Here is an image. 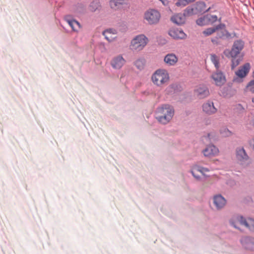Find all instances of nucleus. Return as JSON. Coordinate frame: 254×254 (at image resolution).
<instances>
[{
    "label": "nucleus",
    "mask_w": 254,
    "mask_h": 254,
    "mask_svg": "<svg viewBox=\"0 0 254 254\" xmlns=\"http://www.w3.org/2000/svg\"><path fill=\"white\" fill-rule=\"evenodd\" d=\"M176 85L175 84H171L167 88H166V92L167 93H169L170 92H172V90H175L176 87Z\"/></svg>",
    "instance_id": "37"
},
{
    "label": "nucleus",
    "mask_w": 254,
    "mask_h": 254,
    "mask_svg": "<svg viewBox=\"0 0 254 254\" xmlns=\"http://www.w3.org/2000/svg\"><path fill=\"white\" fill-rule=\"evenodd\" d=\"M196 171L201 173L203 175H204L205 172H208L209 170L208 168L202 167L199 166L195 165L192 167Z\"/></svg>",
    "instance_id": "31"
},
{
    "label": "nucleus",
    "mask_w": 254,
    "mask_h": 254,
    "mask_svg": "<svg viewBox=\"0 0 254 254\" xmlns=\"http://www.w3.org/2000/svg\"><path fill=\"white\" fill-rule=\"evenodd\" d=\"M206 21V19H205V16L203 17H200L199 18H198L196 22L197 23V25H203L205 24V22Z\"/></svg>",
    "instance_id": "36"
},
{
    "label": "nucleus",
    "mask_w": 254,
    "mask_h": 254,
    "mask_svg": "<svg viewBox=\"0 0 254 254\" xmlns=\"http://www.w3.org/2000/svg\"><path fill=\"white\" fill-rule=\"evenodd\" d=\"M219 152L218 149L214 145H207L202 151V153L205 157H210L217 154Z\"/></svg>",
    "instance_id": "13"
},
{
    "label": "nucleus",
    "mask_w": 254,
    "mask_h": 254,
    "mask_svg": "<svg viewBox=\"0 0 254 254\" xmlns=\"http://www.w3.org/2000/svg\"><path fill=\"white\" fill-rule=\"evenodd\" d=\"M231 58H232L231 61V68L233 69L239 64L241 61V59L240 58H238L237 56Z\"/></svg>",
    "instance_id": "30"
},
{
    "label": "nucleus",
    "mask_w": 254,
    "mask_h": 254,
    "mask_svg": "<svg viewBox=\"0 0 254 254\" xmlns=\"http://www.w3.org/2000/svg\"><path fill=\"white\" fill-rule=\"evenodd\" d=\"M225 27V25L224 24H219V25L216 26L215 27H214V29H215V31L217 30H218L219 29H223Z\"/></svg>",
    "instance_id": "40"
},
{
    "label": "nucleus",
    "mask_w": 254,
    "mask_h": 254,
    "mask_svg": "<svg viewBox=\"0 0 254 254\" xmlns=\"http://www.w3.org/2000/svg\"><path fill=\"white\" fill-rule=\"evenodd\" d=\"M245 223L244 226L248 228L250 231L254 233V219L252 218H248L245 219Z\"/></svg>",
    "instance_id": "23"
},
{
    "label": "nucleus",
    "mask_w": 254,
    "mask_h": 254,
    "mask_svg": "<svg viewBox=\"0 0 254 254\" xmlns=\"http://www.w3.org/2000/svg\"><path fill=\"white\" fill-rule=\"evenodd\" d=\"M195 0H186L188 4H189V3L193 2V1H195Z\"/></svg>",
    "instance_id": "45"
},
{
    "label": "nucleus",
    "mask_w": 254,
    "mask_h": 254,
    "mask_svg": "<svg viewBox=\"0 0 254 254\" xmlns=\"http://www.w3.org/2000/svg\"><path fill=\"white\" fill-rule=\"evenodd\" d=\"M86 10L85 6L82 3L77 4L73 9V12L77 15H80L85 13Z\"/></svg>",
    "instance_id": "22"
},
{
    "label": "nucleus",
    "mask_w": 254,
    "mask_h": 254,
    "mask_svg": "<svg viewBox=\"0 0 254 254\" xmlns=\"http://www.w3.org/2000/svg\"><path fill=\"white\" fill-rule=\"evenodd\" d=\"M134 65L138 69L141 70L144 68L145 60L142 59H139L134 62Z\"/></svg>",
    "instance_id": "27"
},
{
    "label": "nucleus",
    "mask_w": 254,
    "mask_h": 254,
    "mask_svg": "<svg viewBox=\"0 0 254 254\" xmlns=\"http://www.w3.org/2000/svg\"><path fill=\"white\" fill-rule=\"evenodd\" d=\"M186 17L184 13L183 14L178 13L171 17V21L178 25H182L185 23Z\"/></svg>",
    "instance_id": "20"
},
{
    "label": "nucleus",
    "mask_w": 254,
    "mask_h": 254,
    "mask_svg": "<svg viewBox=\"0 0 254 254\" xmlns=\"http://www.w3.org/2000/svg\"><path fill=\"white\" fill-rule=\"evenodd\" d=\"M195 171H196L193 168H192L191 170L190 171V172L191 173L193 177L195 178L197 180H200L201 179V177L199 176L196 175L195 174Z\"/></svg>",
    "instance_id": "38"
},
{
    "label": "nucleus",
    "mask_w": 254,
    "mask_h": 254,
    "mask_svg": "<svg viewBox=\"0 0 254 254\" xmlns=\"http://www.w3.org/2000/svg\"><path fill=\"white\" fill-rule=\"evenodd\" d=\"M206 22H208L210 24H213L215 22L217 19V16L215 15L207 14L205 16Z\"/></svg>",
    "instance_id": "29"
},
{
    "label": "nucleus",
    "mask_w": 254,
    "mask_h": 254,
    "mask_svg": "<svg viewBox=\"0 0 254 254\" xmlns=\"http://www.w3.org/2000/svg\"><path fill=\"white\" fill-rule=\"evenodd\" d=\"M148 41V38L144 35H137L131 41L130 49L132 51H141L146 45Z\"/></svg>",
    "instance_id": "3"
},
{
    "label": "nucleus",
    "mask_w": 254,
    "mask_h": 254,
    "mask_svg": "<svg viewBox=\"0 0 254 254\" xmlns=\"http://www.w3.org/2000/svg\"><path fill=\"white\" fill-rule=\"evenodd\" d=\"M195 13L197 14H201L205 12H207L210 9V7H209L207 9H206V4L203 1H198L196 2L195 4L193 5Z\"/></svg>",
    "instance_id": "17"
},
{
    "label": "nucleus",
    "mask_w": 254,
    "mask_h": 254,
    "mask_svg": "<svg viewBox=\"0 0 254 254\" xmlns=\"http://www.w3.org/2000/svg\"><path fill=\"white\" fill-rule=\"evenodd\" d=\"M213 202L216 209L218 210L222 209L226 203V199L221 194L214 196Z\"/></svg>",
    "instance_id": "12"
},
{
    "label": "nucleus",
    "mask_w": 254,
    "mask_h": 254,
    "mask_svg": "<svg viewBox=\"0 0 254 254\" xmlns=\"http://www.w3.org/2000/svg\"><path fill=\"white\" fill-rule=\"evenodd\" d=\"M195 91L200 98L206 97L209 94L207 87L203 85L199 86Z\"/></svg>",
    "instance_id": "21"
},
{
    "label": "nucleus",
    "mask_w": 254,
    "mask_h": 254,
    "mask_svg": "<svg viewBox=\"0 0 254 254\" xmlns=\"http://www.w3.org/2000/svg\"><path fill=\"white\" fill-rule=\"evenodd\" d=\"M210 60L212 63L214 64L216 70L219 69L220 67L219 58L216 55L212 54L211 55Z\"/></svg>",
    "instance_id": "28"
},
{
    "label": "nucleus",
    "mask_w": 254,
    "mask_h": 254,
    "mask_svg": "<svg viewBox=\"0 0 254 254\" xmlns=\"http://www.w3.org/2000/svg\"><path fill=\"white\" fill-rule=\"evenodd\" d=\"M215 32V29H214V27H210L207 28L206 30L203 31V34L206 36H208L210 35H211L212 33Z\"/></svg>",
    "instance_id": "33"
},
{
    "label": "nucleus",
    "mask_w": 254,
    "mask_h": 254,
    "mask_svg": "<svg viewBox=\"0 0 254 254\" xmlns=\"http://www.w3.org/2000/svg\"><path fill=\"white\" fill-rule=\"evenodd\" d=\"M184 14L186 17L190 16L192 15H196L194 5L187 7L184 10Z\"/></svg>",
    "instance_id": "26"
},
{
    "label": "nucleus",
    "mask_w": 254,
    "mask_h": 254,
    "mask_svg": "<svg viewBox=\"0 0 254 254\" xmlns=\"http://www.w3.org/2000/svg\"><path fill=\"white\" fill-rule=\"evenodd\" d=\"M161 14L160 12L154 9H149L145 12L144 19L150 25L157 24L160 21Z\"/></svg>",
    "instance_id": "4"
},
{
    "label": "nucleus",
    "mask_w": 254,
    "mask_h": 254,
    "mask_svg": "<svg viewBox=\"0 0 254 254\" xmlns=\"http://www.w3.org/2000/svg\"><path fill=\"white\" fill-rule=\"evenodd\" d=\"M169 80V74L166 70L163 69H157L151 76L153 83L159 87H163Z\"/></svg>",
    "instance_id": "2"
},
{
    "label": "nucleus",
    "mask_w": 254,
    "mask_h": 254,
    "mask_svg": "<svg viewBox=\"0 0 254 254\" xmlns=\"http://www.w3.org/2000/svg\"><path fill=\"white\" fill-rule=\"evenodd\" d=\"M211 77L217 86H221L226 82V77L224 73L219 70H216L212 75Z\"/></svg>",
    "instance_id": "8"
},
{
    "label": "nucleus",
    "mask_w": 254,
    "mask_h": 254,
    "mask_svg": "<svg viewBox=\"0 0 254 254\" xmlns=\"http://www.w3.org/2000/svg\"><path fill=\"white\" fill-rule=\"evenodd\" d=\"M250 68V64L248 63H246L236 72V74L239 77L244 78L249 72Z\"/></svg>",
    "instance_id": "16"
},
{
    "label": "nucleus",
    "mask_w": 254,
    "mask_h": 254,
    "mask_svg": "<svg viewBox=\"0 0 254 254\" xmlns=\"http://www.w3.org/2000/svg\"><path fill=\"white\" fill-rule=\"evenodd\" d=\"M65 21L72 28L73 31L77 32L80 28V24L78 21L70 17V16H66L64 18Z\"/></svg>",
    "instance_id": "14"
},
{
    "label": "nucleus",
    "mask_w": 254,
    "mask_h": 254,
    "mask_svg": "<svg viewBox=\"0 0 254 254\" xmlns=\"http://www.w3.org/2000/svg\"><path fill=\"white\" fill-rule=\"evenodd\" d=\"M252 102L254 103V97L252 99Z\"/></svg>",
    "instance_id": "46"
},
{
    "label": "nucleus",
    "mask_w": 254,
    "mask_h": 254,
    "mask_svg": "<svg viewBox=\"0 0 254 254\" xmlns=\"http://www.w3.org/2000/svg\"><path fill=\"white\" fill-rule=\"evenodd\" d=\"M249 143L250 145L254 150V138L250 140L249 141Z\"/></svg>",
    "instance_id": "42"
},
{
    "label": "nucleus",
    "mask_w": 254,
    "mask_h": 254,
    "mask_svg": "<svg viewBox=\"0 0 254 254\" xmlns=\"http://www.w3.org/2000/svg\"><path fill=\"white\" fill-rule=\"evenodd\" d=\"M111 33H114L113 32V29H107L105 30L103 33V35L105 36V39L109 42L112 41L113 39L114 38L113 37H110L108 36V34H111Z\"/></svg>",
    "instance_id": "32"
},
{
    "label": "nucleus",
    "mask_w": 254,
    "mask_h": 254,
    "mask_svg": "<svg viewBox=\"0 0 254 254\" xmlns=\"http://www.w3.org/2000/svg\"><path fill=\"white\" fill-rule=\"evenodd\" d=\"M236 156L237 159L240 161L245 162L249 159V156L243 147L237 148Z\"/></svg>",
    "instance_id": "19"
},
{
    "label": "nucleus",
    "mask_w": 254,
    "mask_h": 254,
    "mask_svg": "<svg viewBox=\"0 0 254 254\" xmlns=\"http://www.w3.org/2000/svg\"><path fill=\"white\" fill-rule=\"evenodd\" d=\"M212 133H208L207 136H205V137L206 138H208L210 141H211V136H212Z\"/></svg>",
    "instance_id": "44"
},
{
    "label": "nucleus",
    "mask_w": 254,
    "mask_h": 254,
    "mask_svg": "<svg viewBox=\"0 0 254 254\" xmlns=\"http://www.w3.org/2000/svg\"><path fill=\"white\" fill-rule=\"evenodd\" d=\"M231 36L230 33L226 30L219 31L217 33L216 37L219 39H224L225 38H229Z\"/></svg>",
    "instance_id": "25"
},
{
    "label": "nucleus",
    "mask_w": 254,
    "mask_h": 254,
    "mask_svg": "<svg viewBox=\"0 0 254 254\" xmlns=\"http://www.w3.org/2000/svg\"><path fill=\"white\" fill-rule=\"evenodd\" d=\"M247 87L249 88V90L252 93H254V85H247Z\"/></svg>",
    "instance_id": "41"
},
{
    "label": "nucleus",
    "mask_w": 254,
    "mask_h": 254,
    "mask_svg": "<svg viewBox=\"0 0 254 254\" xmlns=\"http://www.w3.org/2000/svg\"><path fill=\"white\" fill-rule=\"evenodd\" d=\"M188 4L186 0H179L176 3V5L178 6L184 7Z\"/></svg>",
    "instance_id": "35"
},
{
    "label": "nucleus",
    "mask_w": 254,
    "mask_h": 254,
    "mask_svg": "<svg viewBox=\"0 0 254 254\" xmlns=\"http://www.w3.org/2000/svg\"><path fill=\"white\" fill-rule=\"evenodd\" d=\"M245 219L246 218L243 216L242 215L236 214L233 215L229 220V224L230 225L235 228V229L240 230L239 227L238 226V223H240V224L244 226V223H245Z\"/></svg>",
    "instance_id": "10"
},
{
    "label": "nucleus",
    "mask_w": 254,
    "mask_h": 254,
    "mask_svg": "<svg viewBox=\"0 0 254 254\" xmlns=\"http://www.w3.org/2000/svg\"><path fill=\"white\" fill-rule=\"evenodd\" d=\"M220 131V133L224 136H228L231 134V132L226 127L221 128Z\"/></svg>",
    "instance_id": "34"
},
{
    "label": "nucleus",
    "mask_w": 254,
    "mask_h": 254,
    "mask_svg": "<svg viewBox=\"0 0 254 254\" xmlns=\"http://www.w3.org/2000/svg\"><path fill=\"white\" fill-rule=\"evenodd\" d=\"M244 42L241 40H238L234 42L229 55L231 57H236L244 48Z\"/></svg>",
    "instance_id": "7"
},
{
    "label": "nucleus",
    "mask_w": 254,
    "mask_h": 254,
    "mask_svg": "<svg viewBox=\"0 0 254 254\" xmlns=\"http://www.w3.org/2000/svg\"><path fill=\"white\" fill-rule=\"evenodd\" d=\"M178 59L174 54H167L164 59V62L169 65H174L178 62Z\"/></svg>",
    "instance_id": "18"
},
{
    "label": "nucleus",
    "mask_w": 254,
    "mask_h": 254,
    "mask_svg": "<svg viewBox=\"0 0 254 254\" xmlns=\"http://www.w3.org/2000/svg\"><path fill=\"white\" fill-rule=\"evenodd\" d=\"M110 5L111 8L115 10H125L128 7L127 0H111Z\"/></svg>",
    "instance_id": "6"
},
{
    "label": "nucleus",
    "mask_w": 254,
    "mask_h": 254,
    "mask_svg": "<svg viewBox=\"0 0 254 254\" xmlns=\"http://www.w3.org/2000/svg\"><path fill=\"white\" fill-rule=\"evenodd\" d=\"M101 8L99 0H94L89 4V9L92 12L99 10Z\"/></svg>",
    "instance_id": "24"
},
{
    "label": "nucleus",
    "mask_w": 254,
    "mask_h": 254,
    "mask_svg": "<svg viewBox=\"0 0 254 254\" xmlns=\"http://www.w3.org/2000/svg\"><path fill=\"white\" fill-rule=\"evenodd\" d=\"M242 247L251 252H254V237L249 236L242 237L240 240Z\"/></svg>",
    "instance_id": "5"
},
{
    "label": "nucleus",
    "mask_w": 254,
    "mask_h": 254,
    "mask_svg": "<svg viewBox=\"0 0 254 254\" xmlns=\"http://www.w3.org/2000/svg\"><path fill=\"white\" fill-rule=\"evenodd\" d=\"M202 107L203 112L208 115H213L217 112L213 102L210 100L204 103Z\"/></svg>",
    "instance_id": "11"
},
{
    "label": "nucleus",
    "mask_w": 254,
    "mask_h": 254,
    "mask_svg": "<svg viewBox=\"0 0 254 254\" xmlns=\"http://www.w3.org/2000/svg\"><path fill=\"white\" fill-rule=\"evenodd\" d=\"M126 62V60L121 55H118L113 58L111 61V65L114 69H121Z\"/></svg>",
    "instance_id": "9"
},
{
    "label": "nucleus",
    "mask_w": 254,
    "mask_h": 254,
    "mask_svg": "<svg viewBox=\"0 0 254 254\" xmlns=\"http://www.w3.org/2000/svg\"><path fill=\"white\" fill-rule=\"evenodd\" d=\"M219 40L220 39L216 36L215 37L211 39V42L213 44L218 45L220 44Z\"/></svg>",
    "instance_id": "39"
},
{
    "label": "nucleus",
    "mask_w": 254,
    "mask_h": 254,
    "mask_svg": "<svg viewBox=\"0 0 254 254\" xmlns=\"http://www.w3.org/2000/svg\"><path fill=\"white\" fill-rule=\"evenodd\" d=\"M253 79H252V80H251L249 83L248 84H247V85H254V71H253Z\"/></svg>",
    "instance_id": "43"
},
{
    "label": "nucleus",
    "mask_w": 254,
    "mask_h": 254,
    "mask_svg": "<svg viewBox=\"0 0 254 254\" xmlns=\"http://www.w3.org/2000/svg\"><path fill=\"white\" fill-rule=\"evenodd\" d=\"M169 34L174 39H183L186 37V34L180 29L176 28L170 30Z\"/></svg>",
    "instance_id": "15"
},
{
    "label": "nucleus",
    "mask_w": 254,
    "mask_h": 254,
    "mask_svg": "<svg viewBox=\"0 0 254 254\" xmlns=\"http://www.w3.org/2000/svg\"><path fill=\"white\" fill-rule=\"evenodd\" d=\"M174 115V107L170 104H164L156 108L155 117L160 124L165 125L171 122Z\"/></svg>",
    "instance_id": "1"
}]
</instances>
